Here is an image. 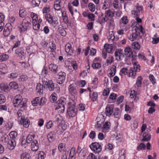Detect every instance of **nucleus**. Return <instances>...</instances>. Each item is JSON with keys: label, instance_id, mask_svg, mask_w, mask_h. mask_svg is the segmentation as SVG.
I'll return each mask as SVG.
<instances>
[{"label": "nucleus", "instance_id": "f257e3e1", "mask_svg": "<svg viewBox=\"0 0 159 159\" xmlns=\"http://www.w3.org/2000/svg\"><path fill=\"white\" fill-rule=\"evenodd\" d=\"M75 107L74 100L73 99H70L68 104V108L67 111V115L69 117H74L76 115L77 110Z\"/></svg>", "mask_w": 159, "mask_h": 159}, {"label": "nucleus", "instance_id": "f03ea898", "mask_svg": "<svg viewBox=\"0 0 159 159\" xmlns=\"http://www.w3.org/2000/svg\"><path fill=\"white\" fill-rule=\"evenodd\" d=\"M43 84L44 88L48 87L49 91H52L55 89L56 90V92L57 93L59 92L60 88L59 86L57 84H56L55 87L54 84L52 80H48V82L44 81L43 82Z\"/></svg>", "mask_w": 159, "mask_h": 159}, {"label": "nucleus", "instance_id": "7ed1b4c3", "mask_svg": "<svg viewBox=\"0 0 159 159\" xmlns=\"http://www.w3.org/2000/svg\"><path fill=\"white\" fill-rule=\"evenodd\" d=\"M66 99L64 98H61L56 102V105L57 106L56 108H61V112L64 111L65 105L66 104Z\"/></svg>", "mask_w": 159, "mask_h": 159}, {"label": "nucleus", "instance_id": "20e7f679", "mask_svg": "<svg viewBox=\"0 0 159 159\" xmlns=\"http://www.w3.org/2000/svg\"><path fill=\"white\" fill-rule=\"evenodd\" d=\"M140 66L139 64L137 65L136 63H134L133 64V67L130 68L129 74V77H131L134 78L136 75V72L140 71Z\"/></svg>", "mask_w": 159, "mask_h": 159}, {"label": "nucleus", "instance_id": "39448f33", "mask_svg": "<svg viewBox=\"0 0 159 159\" xmlns=\"http://www.w3.org/2000/svg\"><path fill=\"white\" fill-rule=\"evenodd\" d=\"M89 147L95 153H98L102 151V147L100 144L97 142L92 143L90 145Z\"/></svg>", "mask_w": 159, "mask_h": 159}, {"label": "nucleus", "instance_id": "423d86ee", "mask_svg": "<svg viewBox=\"0 0 159 159\" xmlns=\"http://www.w3.org/2000/svg\"><path fill=\"white\" fill-rule=\"evenodd\" d=\"M115 56L116 57V59H118L120 61H122L125 56L123 50L121 49H117L116 50L115 52Z\"/></svg>", "mask_w": 159, "mask_h": 159}, {"label": "nucleus", "instance_id": "0eeeda50", "mask_svg": "<svg viewBox=\"0 0 159 159\" xmlns=\"http://www.w3.org/2000/svg\"><path fill=\"white\" fill-rule=\"evenodd\" d=\"M12 26L11 24H6L3 30V34L5 37H7L10 34L12 31Z\"/></svg>", "mask_w": 159, "mask_h": 159}, {"label": "nucleus", "instance_id": "6e6552de", "mask_svg": "<svg viewBox=\"0 0 159 159\" xmlns=\"http://www.w3.org/2000/svg\"><path fill=\"white\" fill-rule=\"evenodd\" d=\"M136 10H132L131 13L132 15L139 16L140 13H142L143 11V7L142 6L139 5L138 3L135 6Z\"/></svg>", "mask_w": 159, "mask_h": 159}, {"label": "nucleus", "instance_id": "1a4fd4ad", "mask_svg": "<svg viewBox=\"0 0 159 159\" xmlns=\"http://www.w3.org/2000/svg\"><path fill=\"white\" fill-rule=\"evenodd\" d=\"M58 75L59 78L57 80V83L59 84H61L65 79L66 73L63 72H60L59 73Z\"/></svg>", "mask_w": 159, "mask_h": 159}, {"label": "nucleus", "instance_id": "9d476101", "mask_svg": "<svg viewBox=\"0 0 159 159\" xmlns=\"http://www.w3.org/2000/svg\"><path fill=\"white\" fill-rule=\"evenodd\" d=\"M69 91L72 95H74L77 92L76 84H70L69 87Z\"/></svg>", "mask_w": 159, "mask_h": 159}, {"label": "nucleus", "instance_id": "9b49d317", "mask_svg": "<svg viewBox=\"0 0 159 159\" xmlns=\"http://www.w3.org/2000/svg\"><path fill=\"white\" fill-rule=\"evenodd\" d=\"M124 52L125 56L128 57H130L134 52L132 49L129 47L125 48Z\"/></svg>", "mask_w": 159, "mask_h": 159}, {"label": "nucleus", "instance_id": "f8f14e48", "mask_svg": "<svg viewBox=\"0 0 159 159\" xmlns=\"http://www.w3.org/2000/svg\"><path fill=\"white\" fill-rule=\"evenodd\" d=\"M22 100L21 96L20 95H17L13 100V102L14 106L16 107V105L19 104Z\"/></svg>", "mask_w": 159, "mask_h": 159}, {"label": "nucleus", "instance_id": "ddd939ff", "mask_svg": "<svg viewBox=\"0 0 159 159\" xmlns=\"http://www.w3.org/2000/svg\"><path fill=\"white\" fill-rule=\"evenodd\" d=\"M16 145L15 140L10 139L8 143L7 148L9 150L13 149Z\"/></svg>", "mask_w": 159, "mask_h": 159}, {"label": "nucleus", "instance_id": "4468645a", "mask_svg": "<svg viewBox=\"0 0 159 159\" xmlns=\"http://www.w3.org/2000/svg\"><path fill=\"white\" fill-rule=\"evenodd\" d=\"M20 122L21 125H23L24 126L25 128H28L30 125V120L28 118L24 119L22 117Z\"/></svg>", "mask_w": 159, "mask_h": 159}, {"label": "nucleus", "instance_id": "2eb2a0df", "mask_svg": "<svg viewBox=\"0 0 159 159\" xmlns=\"http://www.w3.org/2000/svg\"><path fill=\"white\" fill-rule=\"evenodd\" d=\"M31 147L33 151H36L39 148L38 142L36 140H34L31 143Z\"/></svg>", "mask_w": 159, "mask_h": 159}, {"label": "nucleus", "instance_id": "dca6fc26", "mask_svg": "<svg viewBox=\"0 0 159 159\" xmlns=\"http://www.w3.org/2000/svg\"><path fill=\"white\" fill-rule=\"evenodd\" d=\"M49 70L52 71L54 74L57 73L58 67L54 64H50L49 66Z\"/></svg>", "mask_w": 159, "mask_h": 159}, {"label": "nucleus", "instance_id": "f3484780", "mask_svg": "<svg viewBox=\"0 0 159 159\" xmlns=\"http://www.w3.org/2000/svg\"><path fill=\"white\" fill-rule=\"evenodd\" d=\"M113 107L112 106H107L106 108V114L108 116H111L113 112Z\"/></svg>", "mask_w": 159, "mask_h": 159}, {"label": "nucleus", "instance_id": "a211bd4d", "mask_svg": "<svg viewBox=\"0 0 159 159\" xmlns=\"http://www.w3.org/2000/svg\"><path fill=\"white\" fill-rule=\"evenodd\" d=\"M43 85L40 84H38L36 86V91L40 94H42L43 93Z\"/></svg>", "mask_w": 159, "mask_h": 159}, {"label": "nucleus", "instance_id": "6ab92c4d", "mask_svg": "<svg viewBox=\"0 0 159 159\" xmlns=\"http://www.w3.org/2000/svg\"><path fill=\"white\" fill-rule=\"evenodd\" d=\"M143 138L142 140V141H147L151 139L150 134L148 133H144L143 134Z\"/></svg>", "mask_w": 159, "mask_h": 159}, {"label": "nucleus", "instance_id": "aec40b11", "mask_svg": "<svg viewBox=\"0 0 159 159\" xmlns=\"http://www.w3.org/2000/svg\"><path fill=\"white\" fill-rule=\"evenodd\" d=\"M60 0H58L55 2L54 5V8L55 10L59 11L61 9V6L59 4L61 3Z\"/></svg>", "mask_w": 159, "mask_h": 159}, {"label": "nucleus", "instance_id": "412c9836", "mask_svg": "<svg viewBox=\"0 0 159 159\" xmlns=\"http://www.w3.org/2000/svg\"><path fill=\"white\" fill-rule=\"evenodd\" d=\"M1 88L2 90L7 93L10 92L11 90L9 85H7L3 84L1 85Z\"/></svg>", "mask_w": 159, "mask_h": 159}, {"label": "nucleus", "instance_id": "4be33fe9", "mask_svg": "<svg viewBox=\"0 0 159 159\" xmlns=\"http://www.w3.org/2000/svg\"><path fill=\"white\" fill-rule=\"evenodd\" d=\"M10 89H16L18 88V84L15 82H11L9 84Z\"/></svg>", "mask_w": 159, "mask_h": 159}, {"label": "nucleus", "instance_id": "5701e85b", "mask_svg": "<svg viewBox=\"0 0 159 159\" xmlns=\"http://www.w3.org/2000/svg\"><path fill=\"white\" fill-rule=\"evenodd\" d=\"M138 36V34L137 31H136V32L132 34L129 38V39L131 41H133L136 39Z\"/></svg>", "mask_w": 159, "mask_h": 159}, {"label": "nucleus", "instance_id": "b1692460", "mask_svg": "<svg viewBox=\"0 0 159 159\" xmlns=\"http://www.w3.org/2000/svg\"><path fill=\"white\" fill-rule=\"evenodd\" d=\"M49 48L51 49V52L55 53V50L56 49V46L53 42H50L49 43Z\"/></svg>", "mask_w": 159, "mask_h": 159}, {"label": "nucleus", "instance_id": "393cba45", "mask_svg": "<svg viewBox=\"0 0 159 159\" xmlns=\"http://www.w3.org/2000/svg\"><path fill=\"white\" fill-rule=\"evenodd\" d=\"M40 0H32L31 2V5L33 7H38L40 3Z\"/></svg>", "mask_w": 159, "mask_h": 159}, {"label": "nucleus", "instance_id": "a878e982", "mask_svg": "<svg viewBox=\"0 0 159 159\" xmlns=\"http://www.w3.org/2000/svg\"><path fill=\"white\" fill-rule=\"evenodd\" d=\"M53 135V133L52 132H50L48 134L47 137L49 142H51L55 140Z\"/></svg>", "mask_w": 159, "mask_h": 159}, {"label": "nucleus", "instance_id": "bb28decb", "mask_svg": "<svg viewBox=\"0 0 159 159\" xmlns=\"http://www.w3.org/2000/svg\"><path fill=\"white\" fill-rule=\"evenodd\" d=\"M39 98L36 97L34 100L32 101V105L34 106H37L38 105H39Z\"/></svg>", "mask_w": 159, "mask_h": 159}, {"label": "nucleus", "instance_id": "cd10ccee", "mask_svg": "<svg viewBox=\"0 0 159 159\" xmlns=\"http://www.w3.org/2000/svg\"><path fill=\"white\" fill-rule=\"evenodd\" d=\"M20 157L21 159H31L30 155L26 152L22 154Z\"/></svg>", "mask_w": 159, "mask_h": 159}, {"label": "nucleus", "instance_id": "c85d7f7f", "mask_svg": "<svg viewBox=\"0 0 159 159\" xmlns=\"http://www.w3.org/2000/svg\"><path fill=\"white\" fill-rule=\"evenodd\" d=\"M75 148L73 147L70 150V153L69 159H71L75 154Z\"/></svg>", "mask_w": 159, "mask_h": 159}, {"label": "nucleus", "instance_id": "c756f323", "mask_svg": "<svg viewBox=\"0 0 159 159\" xmlns=\"http://www.w3.org/2000/svg\"><path fill=\"white\" fill-rule=\"evenodd\" d=\"M9 135L11 139H10L15 140L17 136V133L16 131H11Z\"/></svg>", "mask_w": 159, "mask_h": 159}, {"label": "nucleus", "instance_id": "7c9ffc66", "mask_svg": "<svg viewBox=\"0 0 159 159\" xmlns=\"http://www.w3.org/2000/svg\"><path fill=\"white\" fill-rule=\"evenodd\" d=\"M30 24H22V27H20L21 31H24L26 30Z\"/></svg>", "mask_w": 159, "mask_h": 159}, {"label": "nucleus", "instance_id": "2f4dec72", "mask_svg": "<svg viewBox=\"0 0 159 159\" xmlns=\"http://www.w3.org/2000/svg\"><path fill=\"white\" fill-rule=\"evenodd\" d=\"M9 58V56L6 54H3L0 56L1 62L6 61Z\"/></svg>", "mask_w": 159, "mask_h": 159}, {"label": "nucleus", "instance_id": "473e14b6", "mask_svg": "<svg viewBox=\"0 0 159 159\" xmlns=\"http://www.w3.org/2000/svg\"><path fill=\"white\" fill-rule=\"evenodd\" d=\"M142 79L141 76H139L137 78L136 84L138 87H140L141 86Z\"/></svg>", "mask_w": 159, "mask_h": 159}, {"label": "nucleus", "instance_id": "72a5a7b5", "mask_svg": "<svg viewBox=\"0 0 159 159\" xmlns=\"http://www.w3.org/2000/svg\"><path fill=\"white\" fill-rule=\"evenodd\" d=\"M133 48L135 49H139L140 48V45L138 42H135L132 44Z\"/></svg>", "mask_w": 159, "mask_h": 159}, {"label": "nucleus", "instance_id": "f704fd0d", "mask_svg": "<svg viewBox=\"0 0 159 159\" xmlns=\"http://www.w3.org/2000/svg\"><path fill=\"white\" fill-rule=\"evenodd\" d=\"M34 136H35L34 135H28L27 137L26 142L28 143H30L31 141L33 140V139H34Z\"/></svg>", "mask_w": 159, "mask_h": 159}, {"label": "nucleus", "instance_id": "c9c22d12", "mask_svg": "<svg viewBox=\"0 0 159 159\" xmlns=\"http://www.w3.org/2000/svg\"><path fill=\"white\" fill-rule=\"evenodd\" d=\"M23 49V48H18L16 51V53L19 55H20L21 56L22 55L23 56V54L24 53L23 52H22Z\"/></svg>", "mask_w": 159, "mask_h": 159}, {"label": "nucleus", "instance_id": "e433bc0d", "mask_svg": "<svg viewBox=\"0 0 159 159\" xmlns=\"http://www.w3.org/2000/svg\"><path fill=\"white\" fill-rule=\"evenodd\" d=\"M30 16L33 20V22H37L38 20V17L36 14L32 12L30 14Z\"/></svg>", "mask_w": 159, "mask_h": 159}, {"label": "nucleus", "instance_id": "4c0bfd02", "mask_svg": "<svg viewBox=\"0 0 159 159\" xmlns=\"http://www.w3.org/2000/svg\"><path fill=\"white\" fill-rule=\"evenodd\" d=\"M19 14L20 17H24L26 16V12L25 10L20 9L19 12Z\"/></svg>", "mask_w": 159, "mask_h": 159}, {"label": "nucleus", "instance_id": "58836bf2", "mask_svg": "<svg viewBox=\"0 0 159 159\" xmlns=\"http://www.w3.org/2000/svg\"><path fill=\"white\" fill-rule=\"evenodd\" d=\"M56 133L58 134H61L63 132V129L62 127L60 125H58L56 129Z\"/></svg>", "mask_w": 159, "mask_h": 159}, {"label": "nucleus", "instance_id": "ea45409f", "mask_svg": "<svg viewBox=\"0 0 159 159\" xmlns=\"http://www.w3.org/2000/svg\"><path fill=\"white\" fill-rule=\"evenodd\" d=\"M89 9L92 12H94L95 10V6L92 3H90L88 6Z\"/></svg>", "mask_w": 159, "mask_h": 159}, {"label": "nucleus", "instance_id": "a19ab883", "mask_svg": "<svg viewBox=\"0 0 159 159\" xmlns=\"http://www.w3.org/2000/svg\"><path fill=\"white\" fill-rule=\"evenodd\" d=\"M36 22H33V28L35 30H38L39 29L40 25L39 24L36 23Z\"/></svg>", "mask_w": 159, "mask_h": 159}, {"label": "nucleus", "instance_id": "79ce46f5", "mask_svg": "<svg viewBox=\"0 0 159 159\" xmlns=\"http://www.w3.org/2000/svg\"><path fill=\"white\" fill-rule=\"evenodd\" d=\"M92 66L93 68L98 69L101 67V65L98 62H93Z\"/></svg>", "mask_w": 159, "mask_h": 159}, {"label": "nucleus", "instance_id": "37998d69", "mask_svg": "<svg viewBox=\"0 0 159 159\" xmlns=\"http://www.w3.org/2000/svg\"><path fill=\"white\" fill-rule=\"evenodd\" d=\"M30 18L29 17L27 16L24 19L22 24H30Z\"/></svg>", "mask_w": 159, "mask_h": 159}, {"label": "nucleus", "instance_id": "c03bdc74", "mask_svg": "<svg viewBox=\"0 0 159 159\" xmlns=\"http://www.w3.org/2000/svg\"><path fill=\"white\" fill-rule=\"evenodd\" d=\"M26 105V103L23 101L22 100L19 104H18L17 105H16V107H17L18 108H21L25 107Z\"/></svg>", "mask_w": 159, "mask_h": 159}, {"label": "nucleus", "instance_id": "a18cd8bd", "mask_svg": "<svg viewBox=\"0 0 159 159\" xmlns=\"http://www.w3.org/2000/svg\"><path fill=\"white\" fill-rule=\"evenodd\" d=\"M113 49V47L111 45H108V46L107 47L106 49H104L106 50V51L107 52H108L109 53H112V50Z\"/></svg>", "mask_w": 159, "mask_h": 159}, {"label": "nucleus", "instance_id": "49530a36", "mask_svg": "<svg viewBox=\"0 0 159 159\" xmlns=\"http://www.w3.org/2000/svg\"><path fill=\"white\" fill-rule=\"evenodd\" d=\"M27 79V77L26 75H22L20 76V78L18 79L20 81H24Z\"/></svg>", "mask_w": 159, "mask_h": 159}, {"label": "nucleus", "instance_id": "de8ad7c7", "mask_svg": "<svg viewBox=\"0 0 159 159\" xmlns=\"http://www.w3.org/2000/svg\"><path fill=\"white\" fill-rule=\"evenodd\" d=\"M46 99L44 97L42 98L40 100L39 99V106H42L45 103Z\"/></svg>", "mask_w": 159, "mask_h": 159}, {"label": "nucleus", "instance_id": "09e8293b", "mask_svg": "<svg viewBox=\"0 0 159 159\" xmlns=\"http://www.w3.org/2000/svg\"><path fill=\"white\" fill-rule=\"evenodd\" d=\"M116 111L114 113L113 115L115 118H119L120 117V115L119 113V109L118 108H116L115 109Z\"/></svg>", "mask_w": 159, "mask_h": 159}, {"label": "nucleus", "instance_id": "8fccbe9b", "mask_svg": "<svg viewBox=\"0 0 159 159\" xmlns=\"http://www.w3.org/2000/svg\"><path fill=\"white\" fill-rule=\"evenodd\" d=\"M71 64V66L74 69L76 70L77 69V65L75 61H72Z\"/></svg>", "mask_w": 159, "mask_h": 159}, {"label": "nucleus", "instance_id": "3c124183", "mask_svg": "<svg viewBox=\"0 0 159 159\" xmlns=\"http://www.w3.org/2000/svg\"><path fill=\"white\" fill-rule=\"evenodd\" d=\"M124 98L123 96L121 95L119 97L117 100L116 103L119 105L123 101Z\"/></svg>", "mask_w": 159, "mask_h": 159}, {"label": "nucleus", "instance_id": "603ef678", "mask_svg": "<svg viewBox=\"0 0 159 159\" xmlns=\"http://www.w3.org/2000/svg\"><path fill=\"white\" fill-rule=\"evenodd\" d=\"M18 76V74L17 73H12L9 75V77L10 78H12L13 79L16 78Z\"/></svg>", "mask_w": 159, "mask_h": 159}, {"label": "nucleus", "instance_id": "864d4df0", "mask_svg": "<svg viewBox=\"0 0 159 159\" xmlns=\"http://www.w3.org/2000/svg\"><path fill=\"white\" fill-rule=\"evenodd\" d=\"M149 78L153 84H154L155 83V79L153 75H150L149 76Z\"/></svg>", "mask_w": 159, "mask_h": 159}, {"label": "nucleus", "instance_id": "5fc2aeb1", "mask_svg": "<svg viewBox=\"0 0 159 159\" xmlns=\"http://www.w3.org/2000/svg\"><path fill=\"white\" fill-rule=\"evenodd\" d=\"M98 98L97 93H93L92 95V99L93 102L96 101Z\"/></svg>", "mask_w": 159, "mask_h": 159}, {"label": "nucleus", "instance_id": "6e6d98bb", "mask_svg": "<svg viewBox=\"0 0 159 159\" xmlns=\"http://www.w3.org/2000/svg\"><path fill=\"white\" fill-rule=\"evenodd\" d=\"M87 159H97V156H95L92 153H90L89 156L87 157Z\"/></svg>", "mask_w": 159, "mask_h": 159}, {"label": "nucleus", "instance_id": "4d7b16f0", "mask_svg": "<svg viewBox=\"0 0 159 159\" xmlns=\"http://www.w3.org/2000/svg\"><path fill=\"white\" fill-rule=\"evenodd\" d=\"M59 32L60 34L62 36H65L66 35V32L63 29H61L59 30Z\"/></svg>", "mask_w": 159, "mask_h": 159}, {"label": "nucleus", "instance_id": "13d9d810", "mask_svg": "<svg viewBox=\"0 0 159 159\" xmlns=\"http://www.w3.org/2000/svg\"><path fill=\"white\" fill-rule=\"evenodd\" d=\"M5 99V97L2 94H0V104L4 103Z\"/></svg>", "mask_w": 159, "mask_h": 159}, {"label": "nucleus", "instance_id": "bf43d9fd", "mask_svg": "<svg viewBox=\"0 0 159 159\" xmlns=\"http://www.w3.org/2000/svg\"><path fill=\"white\" fill-rule=\"evenodd\" d=\"M62 17L63 18V20L64 22L66 24H67L69 22V20L68 18L66 15H63V12H62Z\"/></svg>", "mask_w": 159, "mask_h": 159}, {"label": "nucleus", "instance_id": "052dcab7", "mask_svg": "<svg viewBox=\"0 0 159 159\" xmlns=\"http://www.w3.org/2000/svg\"><path fill=\"white\" fill-rule=\"evenodd\" d=\"M110 126V123L106 122L103 125V128L105 129H108Z\"/></svg>", "mask_w": 159, "mask_h": 159}, {"label": "nucleus", "instance_id": "680f3d73", "mask_svg": "<svg viewBox=\"0 0 159 159\" xmlns=\"http://www.w3.org/2000/svg\"><path fill=\"white\" fill-rule=\"evenodd\" d=\"M68 9L71 13V15L72 16H73L74 15L73 12V7L70 4H69L68 5Z\"/></svg>", "mask_w": 159, "mask_h": 159}, {"label": "nucleus", "instance_id": "e2e57ef3", "mask_svg": "<svg viewBox=\"0 0 159 159\" xmlns=\"http://www.w3.org/2000/svg\"><path fill=\"white\" fill-rule=\"evenodd\" d=\"M50 11V7H44L43 9V13H46L47 14V13L49 12Z\"/></svg>", "mask_w": 159, "mask_h": 159}, {"label": "nucleus", "instance_id": "0e129e2a", "mask_svg": "<svg viewBox=\"0 0 159 159\" xmlns=\"http://www.w3.org/2000/svg\"><path fill=\"white\" fill-rule=\"evenodd\" d=\"M122 21L124 24H126L128 22L127 16H123L122 18Z\"/></svg>", "mask_w": 159, "mask_h": 159}, {"label": "nucleus", "instance_id": "69168bd1", "mask_svg": "<svg viewBox=\"0 0 159 159\" xmlns=\"http://www.w3.org/2000/svg\"><path fill=\"white\" fill-rule=\"evenodd\" d=\"M137 96L136 92L134 90L133 91H131V93L130 94V97L131 98H136Z\"/></svg>", "mask_w": 159, "mask_h": 159}, {"label": "nucleus", "instance_id": "338daca9", "mask_svg": "<svg viewBox=\"0 0 159 159\" xmlns=\"http://www.w3.org/2000/svg\"><path fill=\"white\" fill-rule=\"evenodd\" d=\"M96 136V133L95 132L93 131H92L90 133L89 137L90 139H94Z\"/></svg>", "mask_w": 159, "mask_h": 159}, {"label": "nucleus", "instance_id": "774afa93", "mask_svg": "<svg viewBox=\"0 0 159 159\" xmlns=\"http://www.w3.org/2000/svg\"><path fill=\"white\" fill-rule=\"evenodd\" d=\"M52 125V123L51 121H49L46 125V127L47 129H49L51 128Z\"/></svg>", "mask_w": 159, "mask_h": 159}]
</instances>
